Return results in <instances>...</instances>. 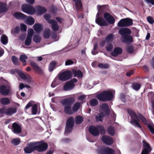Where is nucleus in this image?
I'll return each instance as SVG.
<instances>
[{"instance_id":"nucleus-27","label":"nucleus","mask_w":154,"mask_h":154,"mask_svg":"<svg viewBox=\"0 0 154 154\" xmlns=\"http://www.w3.org/2000/svg\"><path fill=\"white\" fill-rule=\"evenodd\" d=\"M8 10L6 4L3 2H0V13L6 12Z\"/></svg>"},{"instance_id":"nucleus-54","label":"nucleus","mask_w":154,"mask_h":154,"mask_svg":"<svg viewBox=\"0 0 154 154\" xmlns=\"http://www.w3.org/2000/svg\"><path fill=\"white\" fill-rule=\"evenodd\" d=\"M32 38L27 37L25 42V44L26 46L29 45L31 43Z\"/></svg>"},{"instance_id":"nucleus-36","label":"nucleus","mask_w":154,"mask_h":154,"mask_svg":"<svg viewBox=\"0 0 154 154\" xmlns=\"http://www.w3.org/2000/svg\"><path fill=\"white\" fill-rule=\"evenodd\" d=\"M125 27L129 26L133 24V20L129 18H124Z\"/></svg>"},{"instance_id":"nucleus-52","label":"nucleus","mask_w":154,"mask_h":154,"mask_svg":"<svg viewBox=\"0 0 154 154\" xmlns=\"http://www.w3.org/2000/svg\"><path fill=\"white\" fill-rule=\"evenodd\" d=\"M27 22L29 25H32L34 23L35 20L32 17H29L27 19Z\"/></svg>"},{"instance_id":"nucleus-56","label":"nucleus","mask_w":154,"mask_h":154,"mask_svg":"<svg viewBox=\"0 0 154 154\" xmlns=\"http://www.w3.org/2000/svg\"><path fill=\"white\" fill-rule=\"evenodd\" d=\"M20 30L22 32L26 31L27 29L26 26L24 23H21L20 25Z\"/></svg>"},{"instance_id":"nucleus-60","label":"nucleus","mask_w":154,"mask_h":154,"mask_svg":"<svg viewBox=\"0 0 154 154\" xmlns=\"http://www.w3.org/2000/svg\"><path fill=\"white\" fill-rule=\"evenodd\" d=\"M86 97V96L85 95H82L80 96L78 98V99L79 100H81L82 101V103H84V101H83V100L85 99Z\"/></svg>"},{"instance_id":"nucleus-48","label":"nucleus","mask_w":154,"mask_h":154,"mask_svg":"<svg viewBox=\"0 0 154 154\" xmlns=\"http://www.w3.org/2000/svg\"><path fill=\"white\" fill-rule=\"evenodd\" d=\"M38 109V106L37 104H34L32 106V114L35 115L36 114L37 112Z\"/></svg>"},{"instance_id":"nucleus-28","label":"nucleus","mask_w":154,"mask_h":154,"mask_svg":"<svg viewBox=\"0 0 154 154\" xmlns=\"http://www.w3.org/2000/svg\"><path fill=\"white\" fill-rule=\"evenodd\" d=\"M0 103L4 105L9 104L11 103L10 100L8 97H2L0 100Z\"/></svg>"},{"instance_id":"nucleus-61","label":"nucleus","mask_w":154,"mask_h":154,"mask_svg":"<svg viewBox=\"0 0 154 154\" xmlns=\"http://www.w3.org/2000/svg\"><path fill=\"white\" fill-rule=\"evenodd\" d=\"M73 63V61L70 60H68L65 62V65L66 66L72 65Z\"/></svg>"},{"instance_id":"nucleus-23","label":"nucleus","mask_w":154,"mask_h":154,"mask_svg":"<svg viewBox=\"0 0 154 154\" xmlns=\"http://www.w3.org/2000/svg\"><path fill=\"white\" fill-rule=\"evenodd\" d=\"M100 108L104 111L106 115L109 116L110 113V110L109 108V106L106 103H103L100 106Z\"/></svg>"},{"instance_id":"nucleus-51","label":"nucleus","mask_w":154,"mask_h":154,"mask_svg":"<svg viewBox=\"0 0 154 154\" xmlns=\"http://www.w3.org/2000/svg\"><path fill=\"white\" fill-rule=\"evenodd\" d=\"M108 6L107 5L100 6L99 11H100L102 13H103L104 11H106L107 10V8H106L107 7H108Z\"/></svg>"},{"instance_id":"nucleus-49","label":"nucleus","mask_w":154,"mask_h":154,"mask_svg":"<svg viewBox=\"0 0 154 154\" xmlns=\"http://www.w3.org/2000/svg\"><path fill=\"white\" fill-rule=\"evenodd\" d=\"M127 52L129 54H132L134 51V47L132 45L128 46L126 48Z\"/></svg>"},{"instance_id":"nucleus-11","label":"nucleus","mask_w":154,"mask_h":154,"mask_svg":"<svg viewBox=\"0 0 154 154\" xmlns=\"http://www.w3.org/2000/svg\"><path fill=\"white\" fill-rule=\"evenodd\" d=\"M101 140L104 143L107 145H111L113 143V140L112 137L106 135L102 136Z\"/></svg>"},{"instance_id":"nucleus-35","label":"nucleus","mask_w":154,"mask_h":154,"mask_svg":"<svg viewBox=\"0 0 154 154\" xmlns=\"http://www.w3.org/2000/svg\"><path fill=\"white\" fill-rule=\"evenodd\" d=\"M11 60L14 65L16 66H18L20 65L18 58L16 56H12L11 57Z\"/></svg>"},{"instance_id":"nucleus-3","label":"nucleus","mask_w":154,"mask_h":154,"mask_svg":"<svg viewBox=\"0 0 154 154\" xmlns=\"http://www.w3.org/2000/svg\"><path fill=\"white\" fill-rule=\"evenodd\" d=\"M75 97H70L61 100V103L63 106H65L64 111L65 113L68 114H72L71 105L75 102Z\"/></svg>"},{"instance_id":"nucleus-41","label":"nucleus","mask_w":154,"mask_h":154,"mask_svg":"<svg viewBox=\"0 0 154 154\" xmlns=\"http://www.w3.org/2000/svg\"><path fill=\"white\" fill-rule=\"evenodd\" d=\"M143 149H146L148 150L151 151L152 149L149 144L147 143L146 141L144 140L143 141Z\"/></svg>"},{"instance_id":"nucleus-64","label":"nucleus","mask_w":154,"mask_h":154,"mask_svg":"<svg viewBox=\"0 0 154 154\" xmlns=\"http://www.w3.org/2000/svg\"><path fill=\"white\" fill-rule=\"evenodd\" d=\"M151 151L148 150L146 149H143L142 151L141 154H149Z\"/></svg>"},{"instance_id":"nucleus-57","label":"nucleus","mask_w":154,"mask_h":154,"mask_svg":"<svg viewBox=\"0 0 154 154\" xmlns=\"http://www.w3.org/2000/svg\"><path fill=\"white\" fill-rule=\"evenodd\" d=\"M44 17L45 20L48 21V22L49 23V20H51L50 19L51 18L50 14H45L44 15Z\"/></svg>"},{"instance_id":"nucleus-13","label":"nucleus","mask_w":154,"mask_h":154,"mask_svg":"<svg viewBox=\"0 0 154 154\" xmlns=\"http://www.w3.org/2000/svg\"><path fill=\"white\" fill-rule=\"evenodd\" d=\"M104 18L110 24L114 23L115 20L113 17L108 13H106L104 14Z\"/></svg>"},{"instance_id":"nucleus-7","label":"nucleus","mask_w":154,"mask_h":154,"mask_svg":"<svg viewBox=\"0 0 154 154\" xmlns=\"http://www.w3.org/2000/svg\"><path fill=\"white\" fill-rule=\"evenodd\" d=\"M97 152L98 154H115V151L109 147L102 146L97 150Z\"/></svg>"},{"instance_id":"nucleus-34","label":"nucleus","mask_w":154,"mask_h":154,"mask_svg":"<svg viewBox=\"0 0 154 154\" xmlns=\"http://www.w3.org/2000/svg\"><path fill=\"white\" fill-rule=\"evenodd\" d=\"M104 116L103 113L102 112L101 113H98L95 116V119L96 121L97 122H101L103 121V119Z\"/></svg>"},{"instance_id":"nucleus-20","label":"nucleus","mask_w":154,"mask_h":154,"mask_svg":"<svg viewBox=\"0 0 154 154\" xmlns=\"http://www.w3.org/2000/svg\"><path fill=\"white\" fill-rule=\"evenodd\" d=\"M49 23L52 24V28L54 31H57L59 30V26L55 20L51 19L49 21Z\"/></svg>"},{"instance_id":"nucleus-24","label":"nucleus","mask_w":154,"mask_h":154,"mask_svg":"<svg viewBox=\"0 0 154 154\" xmlns=\"http://www.w3.org/2000/svg\"><path fill=\"white\" fill-rule=\"evenodd\" d=\"M17 111L16 107H10L7 109L5 112V114L11 116L17 112Z\"/></svg>"},{"instance_id":"nucleus-47","label":"nucleus","mask_w":154,"mask_h":154,"mask_svg":"<svg viewBox=\"0 0 154 154\" xmlns=\"http://www.w3.org/2000/svg\"><path fill=\"white\" fill-rule=\"evenodd\" d=\"M117 26L120 27H125V19L121 20L118 23Z\"/></svg>"},{"instance_id":"nucleus-2","label":"nucleus","mask_w":154,"mask_h":154,"mask_svg":"<svg viewBox=\"0 0 154 154\" xmlns=\"http://www.w3.org/2000/svg\"><path fill=\"white\" fill-rule=\"evenodd\" d=\"M119 32L122 36L121 40L123 43L128 44L133 42V38L130 35L131 33L130 29L126 28H122L119 29Z\"/></svg>"},{"instance_id":"nucleus-19","label":"nucleus","mask_w":154,"mask_h":154,"mask_svg":"<svg viewBox=\"0 0 154 154\" xmlns=\"http://www.w3.org/2000/svg\"><path fill=\"white\" fill-rule=\"evenodd\" d=\"M14 17L17 19L23 20L26 19L27 16L22 13L16 12L14 14Z\"/></svg>"},{"instance_id":"nucleus-10","label":"nucleus","mask_w":154,"mask_h":154,"mask_svg":"<svg viewBox=\"0 0 154 154\" xmlns=\"http://www.w3.org/2000/svg\"><path fill=\"white\" fill-rule=\"evenodd\" d=\"M30 64L32 69L34 70L35 72L39 75L43 74V72L42 69L35 62L33 61H31Z\"/></svg>"},{"instance_id":"nucleus-50","label":"nucleus","mask_w":154,"mask_h":154,"mask_svg":"<svg viewBox=\"0 0 154 154\" xmlns=\"http://www.w3.org/2000/svg\"><path fill=\"white\" fill-rule=\"evenodd\" d=\"M98 129L101 134H104L106 133V131L104 127L101 125H99L97 126Z\"/></svg>"},{"instance_id":"nucleus-29","label":"nucleus","mask_w":154,"mask_h":154,"mask_svg":"<svg viewBox=\"0 0 154 154\" xmlns=\"http://www.w3.org/2000/svg\"><path fill=\"white\" fill-rule=\"evenodd\" d=\"M34 29L37 32H39L43 29L42 25L40 23L35 24L34 26Z\"/></svg>"},{"instance_id":"nucleus-31","label":"nucleus","mask_w":154,"mask_h":154,"mask_svg":"<svg viewBox=\"0 0 154 154\" xmlns=\"http://www.w3.org/2000/svg\"><path fill=\"white\" fill-rule=\"evenodd\" d=\"M83 121V118L80 116L78 115L75 117V123L77 125L81 124Z\"/></svg>"},{"instance_id":"nucleus-38","label":"nucleus","mask_w":154,"mask_h":154,"mask_svg":"<svg viewBox=\"0 0 154 154\" xmlns=\"http://www.w3.org/2000/svg\"><path fill=\"white\" fill-rule=\"evenodd\" d=\"M27 59V57L25 55H20L19 58L20 61L23 63V66L26 65V59Z\"/></svg>"},{"instance_id":"nucleus-14","label":"nucleus","mask_w":154,"mask_h":154,"mask_svg":"<svg viewBox=\"0 0 154 154\" xmlns=\"http://www.w3.org/2000/svg\"><path fill=\"white\" fill-rule=\"evenodd\" d=\"M10 91L9 88H7L5 85H2L0 86V93L4 96H7L8 94Z\"/></svg>"},{"instance_id":"nucleus-15","label":"nucleus","mask_w":154,"mask_h":154,"mask_svg":"<svg viewBox=\"0 0 154 154\" xmlns=\"http://www.w3.org/2000/svg\"><path fill=\"white\" fill-rule=\"evenodd\" d=\"M12 130L14 133L16 134L21 133L22 131L20 126L16 122L13 124Z\"/></svg>"},{"instance_id":"nucleus-33","label":"nucleus","mask_w":154,"mask_h":154,"mask_svg":"<svg viewBox=\"0 0 154 154\" xmlns=\"http://www.w3.org/2000/svg\"><path fill=\"white\" fill-rule=\"evenodd\" d=\"M89 103L91 106H96L98 104V101L96 99H92L90 100Z\"/></svg>"},{"instance_id":"nucleus-26","label":"nucleus","mask_w":154,"mask_h":154,"mask_svg":"<svg viewBox=\"0 0 154 154\" xmlns=\"http://www.w3.org/2000/svg\"><path fill=\"white\" fill-rule=\"evenodd\" d=\"M72 74L74 75V77L82 78L83 75V73L80 70H76L75 69H73L72 70Z\"/></svg>"},{"instance_id":"nucleus-8","label":"nucleus","mask_w":154,"mask_h":154,"mask_svg":"<svg viewBox=\"0 0 154 154\" xmlns=\"http://www.w3.org/2000/svg\"><path fill=\"white\" fill-rule=\"evenodd\" d=\"M72 76L71 71L67 70L60 74L58 76V79L61 81H65L70 79Z\"/></svg>"},{"instance_id":"nucleus-6","label":"nucleus","mask_w":154,"mask_h":154,"mask_svg":"<svg viewBox=\"0 0 154 154\" xmlns=\"http://www.w3.org/2000/svg\"><path fill=\"white\" fill-rule=\"evenodd\" d=\"M74 124V119L72 116L69 118L66 121L65 132L70 133L72 129Z\"/></svg>"},{"instance_id":"nucleus-18","label":"nucleus","mask_w":154,"mask_h":154,"mask_svg":"<svg viewBox=\"0 0 154 154\" xmlns=\"http://www.w3.org/2000/svg\"><path fill=\"white\" fill-rule=\"evenodd\" d=\"M122 51V49L121 48L116 47L114 49L113 51L111 52V54L112 56L116 57L121 54Z\"/></svg>"},{"instance_id":"nucleus-55","label":"nucleus","mask_w":154,"mask_h":154,"mask_svg":"<svg viewBox=\"0 0 154 154\" xmlns=\"http://www.w3.org/2000/svg\"><path fill=\"white\" fill-rule=\"evenodd\" d=\"M33 31L32 29H30L28 30V33L27 37L31 38L33 35Z\"/></svg>"},{"instance_id":"nucleus-30","label":"nucleus","mask_w":154,"mask_h":154,"mask_svg":"<svg viewBox=\"0 0 154 154\" xmlns=\"http://www.w3.org/2000/svg\"><path fill=\"white\" fill-rule=\"evenodd\" d=\"M0 41L3 44L5 45L8 42V37L6 35H3L1 37Z\"/></svg>"},{"instance_id":"nucleus-4","label":"nucleus","mask_w":154,"mask_h":154,"mask_svg":"<svg viewBox=\"0 0 154 154\" xmlns=\"http://www.w3.org/2000/svg\"><path fill=\"white\" fill-rule=\"evenodd\" d=\"M96 97L100 101L105 102L111 100L113 98V94L109 91H105L97 94Z\"/></svg>"},{"instance_id":"nucleus-40","label":"nucleus","mask_w":154,"mask_h":154,"mask_svg":"<svg viewBox=\"0 0 154 154\" xmlns=\"http://www.w3.org/2000/svg\"><path fill=\"white\" fill-rule=\"evenodd\" d=\"M133 89L135 91L139 90L141 87V85L136 82L134 83L131 85Z\"/></svg>"},{"instance_id":"nucleus-5","label":"nucleus","mask_w":154,"mask_h":154,"mask_svg":"<svg viewBox=\"0 0 154 154\" xmlns=\"http://www.w3.org/2000/svg\"><path fill=\"white\" fill-rule=\"evenodd\" d=\"M128 112L131 119L130 122V123L135 126L141 128V126L139 123L140 120L134 111L131 109H128Z\"/></svg>"},{"instance_id":"nucleus-43","label":"nucleus","mask_w":154,"mask_h":154,"mask_svg":"<svg viewBox=\"0 0 154 154\" xmlns=\"http://www.w3.org/2000/svg\"><path fill=\"white\" fill-rule=\"evenodd\" d=\"M114 35L112 34H110L107 35L105 38L106 42H112L113 39Z\"/></svg>"},{"instance_id":"nucleus-37","label":"nucleus","mask_w":154,"mask_h":154,"mask_svg":"<svg viewBox=\"0 0 154 154\" xmlns=\"http://www.w3.org/2000/svg\"><path fill=\"white\" fill-rule=\"evenodd\" d=\"M56 63L55 61H53L50 63L49 66V70L50 72L52 71L55 67Z\"/></svg>"},{"instance_id":"nucleus-17","label":"nucleus","mask_w":154,"mask_h":154,"mask_svg":"<svg viewBox=\"0 0 154 154\" xmlns=\"http://www.w3.org/2000/svg\"><path fill=\"white\" fill-rule=\"evenodd\" d=\"M75 2V6L77 11H82V4L81 0H72Z\"/></svg>"},{"instance_id":"nucleus-32","label":"nucleus","mask_w":154,"mask_h":154,"mask_svg":"<svg viewBox=\"0 0 154 154\" xmlns=\"http://www.w3.org/2000/svg\"><path fill=\"white\" fill-rule=\"evenodd\" d=\"M80 106V104L79 102L75 103L73 105L72 107V110L74 112H76L79 109Z\"/></svg>"},{"instance_id":"nucleus-45","label":"nucleus","mask_w":154,"mask_h":154,"mask_svg":"<svg viewBox=\"0 0 154 154\" xmlns=\"http://www.w3.org/2000/svg\"><path fill=\"white\" fill-rule=\"evenodd\" d=\"M11 142L14 145L17 146L20 143V140L19 138H15L12 140Z\"/></svg>"},{"instance_id":"nucleus-59","label":"nucleus","mask_w":154,"mask_h":154,"mask_svg":"<svg viewBox=\"0 0 154 154\" xmlns=\"http://www.w3.org/2000/svg\"><path fill=\"white\" fill-rule=\"evenodd\" d=\"M134 73V70L133 69H132L127 72L126 73V75L127 76L130 77Z\"/></svg>"},{"instance_id":"nucleus-58","label":"nucleus","mask_w":154,"mask_h":154,"mask_svg":"<svg viewBox=\"0 0 154 154\" xmlns=\"http://www.w3.org/2000/svg\"><path fill=\"white\" fill-rule=\"evenodd\" d=\"M147 19L149 23L152 24L154 23V20L151 17L149 16L147 17Z\"/></svg>"},{"instance_id":"nucleus-25","label":"nucleus","mask_w":154,"mask_h":154,"mask_svg":"<svg viewBox=\"0 0 154 154\" xmlns=\"http://www.w3.org/2000/svg\"><path fill=\"white\" fill-rule=\"evenodd\" d=\"M36 11L39 14L45 13L47 12V10L45 7L40 5H37L35 7Z\"/></svg>"},{"instance_id":"nucleus-39","label":"nucleus","mask_w":154,"mask_h":154,"mask_svg":"<svg viewBox=\"0 0 154 154\" xmlns=\"http://www.w3.org/2000/svg\"><path fill=\"white\" fill-rule=\"evenodd\" d=\"M107 132L111 135L114 136L115 134L114 128L112 126H109L107 129Z\"/></svg>"},{"instance_id":"nucleus-62","label":"nucleus","mask_w":154,"mask_h":154,"mask_svg":"<svg viewBox=\"0 0 154 154\" xmlns=\"http://www.w3.org/2000/svg\"><path fill=\"white\" fill-rule=\"evenodd\" d=\"M148 128L149 131L153 134H154V128L153 127L150 125H149L147 126Z\"/></svg>"},{"instance_id":"nucleus-12","label":"nucleus","mask_w":154,"mask_h":154,"mask_svg":"<svg viewBox=\"0 0 154 154\" xmlns=\"http://www.w3.org/2000/svg\"><path fill=\"white\" fill-rule=\"evenodd\" d=\"M89 133L94 137H97L99 134V131L97 127L94 125H91L89 128Z\"/></svg>"},{"instance_id":"nucleus-46","label":"nucleus","mask_w":154,"mask_h":154,"mask_svg":"<svg viewBox=\"0 0 154 154\" xmlns=\"http://www.w3.org/2000/svg\"><path fill=\"white\" fill-rule=\"evenodd\" d=\"M33 40L35 42L38 43L41 41V38L39 35H35L33 37Z\"/></svg>"},{"instance_id":"nucleus-1","label":"nucleus","mask_w":154,"mask_h":154,"mask_svg":"<svg viewBox=\"0 0 154 154\" xmlns=\"http://www.w3.org/2000/svg\"><path fill=\"white\" fill-rule=\"evenodd\" d=\"M48 147V144L42 141L32 142L27 143V146L24 149V151L27 154L30 153L35 150L42 152L46 150Z\"/></svg>"},{"instance_id":"nucleus-16","label":"nucleus","mask_w":154,"mask_h":154,"mask_svg":"<svg viewBox=\"0 0 154 154\" xmlns=\"http://www.w3.org/2000/svg\"><path fill=\"white\" fill-rule=\"evenodd\" d=\"M74 86V84L72 81H69L64 84L63 89L65 91L70 90L72 89Z\"/></svg>"},{"instance_id":"nucleus-63","label":"nucleus","mask_w":154,"mask_h":154,"mask_svg":"<svg viewBox=\"0 0 154 154\" xmlns=\"http://www.w3.org/2000/svg\"><path fill=\"white\" fill-rule=\"evenodd\" d=\"M71 140L68 138H65L63 139L62 140V142L63 143H67L70 142L71 141Z\"/></svg>"},{"instance_id":"nucleus-44","label":"nucleus","mask_w":154,"mask_h":154,"mask_svg":"<svg viewBox=\"0 0 154 154\" xmlns=\"http://www.w3.org/2000/svg\"><path fill=\"white\" fill-rule=\"evenodd\" d=\"M138 118H139L140 119L143 123L145 125L147 124V121L146 119L142 114L140 113H138Z\"/></svg>"},{"instance_id":"nucleus-22","label":"nucleus","mask_w":154,"mask_h":154,"mask_svg":"<svg viewBox=\"0 0 154 154\" xmlns=\"http://www.w3.org/2000/svg\"><path fill=\"white\" fill-rule=\"evenodd\" d=\"M95 22L101 26H106L107 25L106 22L102 17L96 18Z\"/></svg>"},{"instance_id":"nucleus-42","label":"nucleus","mask_w":154,"mask_h":154,"mask_svg":"<svg viewBox=\"0 0 154 154\" xmlns=\"http://www.w3.org/2000/svg\"><path fill=\"white\" fill-rule=\"evenodd\" d=\"M50 30L49 29H48L45 30L43 33V36L45 38L48 39L50 37Z\"/></svg>"},{"instance_id":"nucleus-21","label":"nucleus","mask_w":154,"mask_h":154,"mask_svg":"<svg viewBox=\"0 0 154 154\" xmlns=\"http://www.w3.org/2000/svg\"><path fill=\"white\" fill-rule=\"evenodd\" d=\"M16 72L19 76L23 79H26L29 80L30 79V76L28 74L25 75L20 70H17Z\"/></svg>"},{"instance_id":"nucleus-9","label":"nucleus","mask_w":154,"mask_h":154,"mask_svg":"<svg viewBox=\"0 0 154 154\" xmlns=\"http://www.w3.org/2000/svg\"><path fill=\"white\" fill-rule=\"evenodd\" d=\"M21 8L23 12L29 14H32L35 13V8L30 5L24 4L22 5Z\"/></svg>"},{"instance_id":"nucleus-53","label":"nucleus","mask_w":154,"mask_h":154,"mask_svg":"<svg viewBox=\"0 0 154 154\" xmlns=\"http://www.w3.org/2000/svg\"><path fill=\"white\" fill-rule=\"evenodd\" d=\"M106 48L107 51L110 52L112 51L113 49V45L111 43H109L106 45Z\"/></svg>"}]
</instances>
